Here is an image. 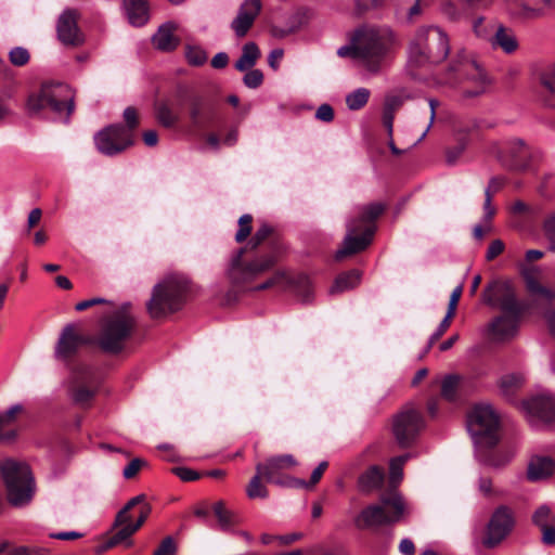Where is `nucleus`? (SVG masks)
<instances>
[{"mask_svg": "<svg viewBox=\"0 0 555 555\" xmlns=\"http://www.w3.org/2000/svg\"><path fill=\"white\" fill-rule=\"evenodd\" d=\"M466 425L476 452L492 449L500 441V416L490 403L475 404L467 414Z\"/></svg>", "mask_w": 555, "mask_h": 555, "instance_id": "5", "label": "nucleus"}, {"mask_svg": "<svg viewBox=\"0 0 555 555\" xmlns=\"http://www.w3.org/2000/svg\"><path fill=\"white\" fill-rule=\"evenodd\" d=\"M173 473L183 481H194L201 477L199 473L189 467H176Z\"/></svg>", "mask_w": 555, "mask_h": 555, "instance_id": "63", "label": "nucleus"}, {"mask_svg": "<svg viewBox=\"0 0 555 555\" xmlns=\"http://www.w3.org/2000/svg\"><path fill=\"white\" fill-rule=\"evenodd\" d=\"M463 66L466 79L474 83L473 89L464 90V95L467 98H473L483 93L489 83L488 77L483 69L474 61H468Z\"/></svg>", "mask_w": 555, "mask_h": 555, "instance_id": "24", "label": "nucleus"}, {"mask_svg": "<svg viewBox=\"0 0 555 555\" xmlns=\"http://www.w3.org/2000/svg\"><path fill=\"white\" fill-rule=\"evenodd\" d=\"M8 502L14 507L28 505L35 494V479L25 463L7 460L1 466Z\"/></svg>", "mask_w": 555, "mask_h": 555, "instance_id": "6", "label": "nucleus"}, {"mask_svg": "<svg viewBox=\"0 0 555 555\" xmlns=\"http://www.w3.org/2000/svg\"><path fill=\"white\" fill-rule=\"evenodd\" d=\"M533 427H542L555 422V398L550 395L537 396L524 403Z\"/></svg>", "mask_w": 555, "mask_h": 555, "instance_id": "16", "label": "nucleus"}, {"mask_svg": "<svg viewBox=\"0 0 555 555\" xmlns=\"http://www.w3.org/2000/svg\"><path fill=\"white\" fill-rule=\"evenodd\" d=\"M379 504H370L354 518L359 529H372L388 526L400 521L405 512L403 498L396 491L384 494Z\"/></svg>", "mask_w": 555, "mask_h": 555, "instance_id": "7", "label": "nucleus"}, {"mask_svg": "<svg viewBox=\"0 0 555 555\" xmlns=\"http://www.w3.org/2000/svg\"><path fill=\"white\" fill-rule=\"evenodd\" d=\"M177 544L172 537H166L159 547L154 552V555H175L177 553Z\"/></svg>", "mask_w": 555, "mask_h": 555, "instance_id": "55", "label": "nucleus"}, {"mask_svg": "<svg viewBox=\"0 0 555 555\" xmlns=\"http://www.w3.org/2000/svg\"><path fill=\"white\" fill-rule=\"evenodd\" d=\"M23 411L22 404H14L10 406L5 412L0 413V429L9 425L11 422L14 421L17 413Z\"/></svg>", "mask_w": 555, "mask_h": 555, "instance_id": "58", "label": "nucleus"}, {"mask_svg": "<svg viewBox=\"0 0 555 555\" xmlns=\"http://www.w3.org/2000/svg\"><path fill=\"white\" fill-rule=\"evenodd\" d=\"M93 395L94 392L92 390L83 386L73 388V398L75 402L79 404H85L89 402L92 399Z\"/></svg>", "mask_w": 555, "mask_h": 555, "instance_id": "56", "label": "nucleus"}, {"mask_svg": "<svg viewBox=\"0 0 555 555\" xmlns=\"http://www.w3.org/2000/svg\"><path fill=\"white\" fill-rule=\"evenodd\" d=\"M176 29L177 25L173 22H166L160 25L152 37L155 48L165 52L175 50L179 44V38L175 36Z\"/></svg>", "mask_w": 555, "mask_h": 555, "instance_id": "26", "label": "nucleus"}, {"mask_svg": "<svg viewBox=\"0 0 555 555\" xmlns=\"http://www.w3.org/2000/svg\"><path fill=\"white\" fill-rule=\"evenodd\" d=\"M215 515L222 529H228L232 524V515L224 508L223 502L219 501L214 505Z\"/></svg>", "mask_w": 555, "mask_h": 555, "instance_id": "49", "label": "nucleus"}, {"mask_svg": "<svg viewBox=\"0 0 555 555\" xmlns=\"http://www.w3.org/2000/svg\"><path fill=\"white\" fill-rule=\"evenodd\" d=\"M243 81L247 88L256 89L262 83L263 74L260 69H248V72L243 77Z\"/></svg>", "mask_w": 555, "mask_h": 555, "instance_id": "51", "label": "nucleus"}, {"mask_svg": "<svg viewBox=\"0 0 555 555\" xmlns=\"http://www.w3.org/2000/svg\"><path fill=\"white\" fill-rule=\"evenodd\" d=\"M478 490L485 496H492V495H496L498 494V492L494 490V488L492 486V480L489 477L481 476L478 479Z\"/></svg>", "mask_w": 555, "mask_h": 555, "instance_id": "64", "label": "nucleus"}, {"mask_svg": "<svg viewBox=\"0 0 555 555\" xmlns=\"http://www.w3.org/2000/svg\"><path fill=\"white\" fill-rule=\"evenodd\" d=\"M359 225L356 221L349 222L347 225V235L344 240L343 248L336 251V259H341L348 255H352L365 249L372 242L375 233L374 225H366L361 235L357 236L356 233Z\"/></svg>", "mask_w": 555, "mask_h": 555, "instance_id": "18", "label": "nucleus"}, {"mask_svg": "<svg viewBox=\"0 0 555 555\" xmlns=\"http://www.w3.org/2000/svg\"><path fill=\"white\" fill-rule=\"evenodd\" d=\"M525 378L521 374H507L501 377L500 388L504 395H512L516 389L522 386Z\"/></svg>", "mask_w": 555, "mask_h": 555, "instance_id": "40", "label": "nucleus"}, {"mask_svg": "<svg viewBox=\"0 0 555 555\" xmlns=\"http://www.w3.org/2000/svg\"><path fill=\"white\" fill-rule=\"evenodd\" d=\"M122 8L132 26L140 27L149 21V7L145 0H124Z\"/></svg>", "mask_w": 555, "mask_h": 555, "instance_id": "27", "label": "nucleus"}, {"mask_svg": "<svg viewBox=\"0 0 555 555\" xmlns=\"http://www.w3.org/2000/svg\"><path fill=\"white\" fill-rule=\"evenodd\" d=\"M489 449H481L479 452H476V455L480 463L490 466L494 469H500L506 466L513 459L514 453L512 451H496V452H488Z\"/></svg>", "mask_w": 555, "mask_h": 555, "instance_id": "31", "label": "nucleus"}, {"mask_svg": "<svg viewBox=\"0 0 555 555\" xmlns=\"http://www.w3.org/2000/svg\"><path fill=\"white\" fill-rule=\"evenodd\" d=\"M385 474L382 467L373 465L358 478V489L362 493H371L378 490L384 482Z\"/></svg>", "mask_w": 555, "mask_h": 555, "instance_id": "28", "label": "nucleus"}, {"mask_svg": "<svg viewBox=\"0 0 555 555\" xmlns=\"http://www.w3.org/2000/svg\"><path fill=\"white\" fill-rule=\"evenodd\" d=\"M297 462L291 454L276 455L267 460L266 463H258L256 470L263 473V478L267 482L275 485H284V479L279 475L282 470L296 466Z\"/></svg>", "mask_w": 555, "mask_h": 555, "instance_id": "21", "label": "nucleus"}, {"mask_svg": "<svg viewBox=\"0 0 555 555\" xmlns=\"http://www.w3.org/2000/svg\"><path fill=\"white\" fill-rule=\"evenodd\" d=\"M555 469V462L551 456L532 455L527 466V478L530 481H540L551 477Z\"/></svg>", "mask_w": 555, "mask_h": 555, "instance_id": "23", "label": "nucleus"}, {"mask_svg": "<svg viewBox=\"0 0 555 555\" xmlns=\"http://www.w3.org/2000/svg\"><path fill=\"white\" fill-rule=\"evenodd\" d=\"M155 116L157 121L166 128L173 127L178 121V115L166 103L156 104Z\"/></svg>", "mask_w": 555, "mask_h": 555, "instance_id": "37", "label": "nucleus"}, {"mask_svg": "<svg viewBox=\"0 0 555 555\" xmlns=\"http://www.w3.org/2000/svg\"><path fill=\"white\" fill-rule=\"evenodd\" d=\"M130 304L122 305L102 323L98 345L104 352L118 354L125 349L126 341L134 328V319L128 312Z\"/></svg>", "mask_w": 555, "mask_h": 555, "instance_id": "8", "label": "nucleus"}, {"mask_svg": "<svg viewBox=\"0 0 555 555\" xmlns=\"http://www.w3.org/2000/svg\"><path fill=\"white\" fill-rule=\"evenodd\" d=\"M505 151L509 154L512 167L516 169H525L528 166L530 151L521 139L511 140L506 144Z\"/></svg>", "mask_w": 555, "mask_h": 555, "instance_id": "29", "label": "nucleus"}, {"mask_svg": "<svg viewBox=\"0 0 555 555\" xmlns=\"http://www.w3.org/2000/svg\"><path fill=\"white\" fill-rule=\"evenodd\" d=\"M315 118L324 122H331L334 119L333 107L326 103L321 104L315 112Z\"/></svg>", "mask_w": 555, "mask_h": 555, "instance_id": "62", "label": "nucleus"}, {"mask_svg": "<svg viewBox=\"0 0 555 555\" xmlns=\"http://www.w3.org/2000/svg\"><path fill=\"white\" fill-rule=\"evenodd\" d=\"M527 292L531 296L539 297L547 304L555 302V291L540 282L530 281L529 289Z\"/></svg>", "mask_w": 555, "mask_h": 555, "instance_id": "42", "label": "nucleus"}, {"mask_svg": "<svg viewBox=\"0 0 555 555\" xmlns=\"http://www.w3.org/2000/svg\"><path fill=\"white\" fill-rule=\"evenodd\" d=\"M134 533V530L130 526L119 527L115 533L108 537L104 543L99 546L98 552L102 553L118 545H122L125 548H129L133 545L132 535Z\"/></svg>", "mask_w": 555, "mask_h": 555, "instance_id": "30", "label": "nucleus"}, {"mask_svg": "<svg viewBox=\"0 0 555 555\" xmlns=\"http://www.w3.org/2000/svg\"><path fill=\"white\" fill-rule=\"evenodd\" d=\"M74 99V91L68 85L44 83L38 93L29 96L27 107L31 114L49 112L67 122L75 107Z\"/></svg>", "mask_w": 555, "mask_h": 555, "instance_id": "4", "label": "nucleus"}, {"mask_svg": "<svg viewBox=\"0 0 555 555\" xmlns=\"http://www.w3.org/2000/svg\"><path fill=\"white\" fill-rule=\"evenodd\" d=\"M271 287H279L283 291H293L302 302H309L313 298L311 281L302 273L288 275L284 271H278L266 282L257 285L255 291H263Z\"/></svg>", "mask_w": 555, "mask_h": 555, "instance_id": "12", "label": "nucleus"}, {"mask_svg": "<svg viewBox=\"0 0 555 555\" xmlns=\"http://www.w3.org/2000/svg\"><path fill=\"white\" fill-rule=\"evenodd\" d=\"M411 453L396 456L389 462V480L390 483L396 486L403 478V466L412 457Z\"/></svg>", "mask_w": 555, "mask_h": 555, "instance_id": "35", "label": "nucleus"}, {"mask_svg": "<svg viewBox=\"0 0 555 555\" xmlns=\"http://www.w3.org/2000/svg\"><path fill=\"white\" fill-rule=\"evenodd\" d=\"M124 119L126 122V126H124L125 129H130V133L134 137V129L139 125V117L138 112L134 107L128 106L124 111Z\"/></svg>", "mask_w": 555, "mask_h": 555, "instance_id": "52", "label": "nucleus"}, {"mask_svg": "<svg viewBox=\"0 0 555 555\" xmlns=\"http://www.w3.org/2000/svg\"><path fill=\"white\" fill-rule=\"evenodd\" d=\"M190 291L189 280L183 274L166 275L154 285L152 296L146 302L151 318L160 319L180 310Z\"/></svg>", "mask_w": 555, "mask_h": 555, "instance_id": "3", "label": "nucleus"}, {"mask_svg": "<svg viewBox=\"0 0 555 555\" xmlns=\"http://www.w3.org/2000/svg\"><path fill=\"white\" fill-rule=\"evenodd\" d=\"M78 13L67 9L59 17L56 31L59 40L69 47H79L85 42V36L77 25Z\"/></svg>", "mask_w": 555, "mask_h": 555, "instance_id": "19", "label": "nucleus"}, {"mask_svg": "<svg viewBox=\"0 0 555 555\" xmlns=\"http://www.w3.org/2000/svg\"><path fill=\"white\" fill-rule=\"evenodd\" d=\"M541 85L552 94H555V67L540 76Z\"/></svg>", "mask_w": 555, "mask_h": 555, "instance_id": "60", "label": "nucleus"}, {"mask_svg": "<svg viewBox=\"0 0 555 555\" xmlns=\"http://www.w3.org/2000/svg\"><path fill=\"white\" fill-rule=\"evenodd\" d=\"M423 428L424 420L412 405H406L393 420V435L401 447L412 444Z\"/></svg>", "mask_w": 555, "mask_h": 555, "instance_id": "14", "label": "nucleus"}, {"mask_svg": "<svg viewBox=\"0 0 555 555\" xmlns=\"http://www.w3.org/2000/svg\"><path fill=\"white\" fill-rule=\"evenodd\" d=\"M244 251L245 249L241 248L235 253L228 269V278L235 285L253 281L259 274L272 268L275 263V258L270 255L261 257L253 262L245 263L242 260Z\"/></svg>", "mask_w": 555, "mask_h": 555, "instance_id": "10", "label": "nucleus"}, {"mask_svg": "<svg viewBox=\"0 0 555 555\" xmlns=\"http://www.w3.org/2000/svg\"><path fill=\"white\" fill-rule=\"evenodd\" d=\"M260 57V50L258 46L253 42H246L242 48V54L235 62L234 67L238 72H246L250 69Z\"/></svg>", "mask_w": 555, "mask_h": 555, "instance_id": "33", "label": "nucleus"}, {"mask_svg": "<svg viewBox=\"0 0 555 555\" xmlns=\"http://www.w3.org/2000/svg\"><path fill=\"white\" fill-rule=\"evenodd\" d=\"M514 526L515 518L512 508L506 505L498 506L487 524L482 544L488 548L498 546L509 535Z\"/></svg>", "mask_w": 555, "mask_h": 555, "instance_id": "13", "label": "nucleus"}, {"mask_svg": "<svg viewBox=\"0 0 555 555\" xmlns=\"http://www.w3.org/2000/svg\"><path fill=\"white\" fill-rule=\"evenodd\" d=\"M385 210V206L380 203H372L370 205L363 206L360 211L359 222L365 223L366 225H372L371 223L378 218L383 211Z\"/></svg>", "mask_w": 555, "mask_h": 555, "instance_id": "39", "label": "nucleus"}, {"mask_svg": "<svg viewBox=\"0 0 555 555\" xmlns=\"http://www.w3.org/2000/svg\"><path fill=\"white\" fill-rule=\"evenodd\" d=\"M543 233L548 243V250L555 253V214L545 218L543 222Z\"/></svg>", "mask_w": 555, "mask_h": 555, "instance_id": "47", "label": "nucleus"}, {"mask_svg": "<svg viewBox=\"0 0 555 555\" xmlns=\"http://www.w3.org/2000/svg\"><path fill=\"white\" fill-rule=\"evenodd\" d=\"M517 8L516 15L525 21H535L555 10V0H505Z\"/></svg>", "mask_w": 555, "mask_h": 555, "instance_id": "22", "label": "nucleus"}, {"mask_svg": "<svg viewBox=\"0 0 555 555\" xmlns=\"http://www.w3.org/2000/svg\"><path fill=\"white\" fill-rule=\"evenodd\" d=\"M370 95L367 88H358L346 95V105L350 111H359L366 105Z\"/></svg>", "mask_w": 555, "mask_h": 555, "instance_id": "36", "label": "nucleus"}, {"mask_svg": "<svg viewBox=\"0 0 555 555\" xmlns=\"http://www.w3.org/2000/svg\"><path fill=\"white\" fill-rule=\"evenodd\" d=\"M94 143L98 151L106 156H115L125 152L133 145V135L130 129L122 125H111L94 135Z\"/></svg>", "mask_w": 555, "mask_h": 555, "instance_id": "11", "label": "nucleus"}, {"mask_svg": "<svg viewBox=\"0 0 555 555\" xmlns=\"http://www.w3.org/2000/svg\"><path fill=\"white\" fill-rule=\"evenodd\" d=\"M145 465V462L141 459H133L122 470V476L126 479L133 478L140 468Z\"/></svg>", "mask_w": 555, "mask_h": 555, "instance_id": "61", "label": "nucleus"}, {"mask_svg": "<svg viewBox=\"0 0 555 555\" xmlns=\"http://www.w3.org/2000/svg\"><path fill=\"white\" fill-rule=\"evenodd\" d=\"M261 9L262 3L260 0H244L241 3L237 14L230 25L237 38H244L248 34Z\"/></svg>", "mask_w": 555, "mask_h": 555, "instance_id": "20", "label": "nucleus"}, {"mask_svg": "<svg viewBox=\"0 0 555 555\" xmlns=\"http://www.w3.org/2000/svg\"><path fill=\"white\" fill-rule=\"evenodd\" d=\"M395 42V35L389 28L363 26L353 33L350 44L340 47L337 54L341 57H351L371 74H377Z\"/></svg>", "mask_w": 555, "mask_h": 555, "instance_id": "1", "label": "nucleus"}, {"mask_svg": "<svg viewBox=\"0 0 555 555\" xmlns=\"http://www.w3.org/2000/svg\"><path fill=\"white\" fill-rule=\"evenodd\" d=\"M452 318L453 317H449V314H446V317L442 319V321L438 325L437 330L429 337L428 345L426 347L425 352H427L431 348V346L446 333V331L450 326V321Z\"/></svg>", "mask_w": 555, "mask_h": 555, "instance_id": "53", "label": "nucleus"}, {"mask_svg": "<svg viewBox=\"0 0 555 555\" xmlns=\"http://www.w3.org/2000/svg\"><path fill=\"white\" fill-rule=\"evenodd\" d=\"M532 521L541 529L555 524V515L547 505H541L532 515Z\"/></svg>", "mask_w": 555, "mask_h": 555, "instance_id": "43", "label": "nucleus"}, {"mask_svg": "<svg viewBox=\"0 0 555 555\" xmlns=\"http://www.w3.org/2000/svg\"><path fill=\"white\" fill-rule=\"evenodd\" d=\"M521 275L525 281L526 289H529L530 281L540 282L541 269L537 266H528L521 269Z\"/></svg>", "mask_w": 555, "mask_h": 555, "instance_id": "54", "label": "nucleus"}, {"mask_svg": "<svg viewBox=\"0 0 555 555\" xmlns=\"http://www.w3.org/2000/svg\"><path fill=\"white\" fill-rule=\"evenodd\" d=\"M130 511H127V508H121L116 517H115V520L113 522V526H112V530H115L119 527H124V526H129V525H134V522L132 521V516L130 515L129 513Z\"/></svg>", "mask_w": 555, "mask_h": 555, "instance_id": "59", "label": "nucleus"}, {"mask_svg": "<svg viewBox=\"0 0 555 555\" xmlns=\"http://www.w3.org/2000/svg\"><path fill=\"white\" fill-rule=\"evenodd\" d=\"M498 24L496 22L486 23L483 17H479L474 22V31L477 37L490 43L491 36L494 34L493 28L498 26Z\"/></svg>", "mask_w": 555, "mask_h": 555, "instance_id": "44", "label": "nucleus"}, {"mask_svg": "<svg viewBox=\"0 0 555 555\" xmlns=\"http://www.w3.org/2000/svg\"><path fill=\"white\" fill-rule=\"evenodd\" d=\"M468 129L460 128L456 133V144L446 150V162L448 165H455L468 145Z\"/></svg>", "mask_w": 555, "mask_h": 555, "instance_id": "34", "label": "nucleus"}, {"mask_svg": "<svg viewBox=\"0 0 555 555\" xmlns=\"http://www.w3.org/2000/svg\"><path fill=\"white\" fill-rule=\"evenodd\" d=\"M361 280L360 271L353 269L339 274L330 287V295H337L357 287Z\"/></svg>", "mask_w": 555, "mask_h": 555, "instance_id": "32", "label": "nucleus"}, {"mask_svg": "<svg viewBox=\"0 0 555 555\" xmlns=\"http://www.w3.org/2000/svg\"><path fill=\"white\" fill-rule=\"evenodd\" d=\"M185 57L189 64L193 66H201L207 61V53L204 49L197 46H186Z\"/></svg>", "mask_w": 555, "mask_h": 555, "instance_id": "46", "label": "nucleus"}, {"mask_svg": "<svg viewBox=\"0 0 555 555\" xmlns=\"http://www.w3.org/2000/svg\"><path fill=\"white\" fill-rule=\"evenodd\" d=\"M261 478H263V473L256 470L255 476L250 479L246 488V493L249 499H266L268 496V490L261 482Z\"/></svg>", "mask_w": 555, "mask_h": 555, "instance_id": "38", "label": "nucleus"}, {"mask_svg": "<svg viewBox=\"0 0 555 555\" xmlns=\"http://www.w3.org/2000/svg\"><path fill=\"white\" fill-rule=\"evenodd\" d=\"M272 229L268 224H262L249 241L251 248H257L271 233Z\"/></svg>", "mask_w": 555, "mask_h": 555, "instance_id": "57", "label": "nucleus"}, {"mask_svg": "<svg viewBox=\"0 0 555 555\" xmlns=\"http://www.w3.org/2000/svg\"><path fill=\"white\" fill-rule=\"evenodd\" d=\"M251 220H253V217L248 214L246 215H243L240 219H238V231L236 232L235 234V240L236 242L241 243L243 241H245L247 238V236L250 234V231H251Z\"/></svg>", "mask_w": 555, "mask_h": 555, "instance_id": "48", "label": "nucleus"}, {"mask_svg": "<svg viewBox=\"0 0 555 555\" xmlns=\"http://www.w3.org/2000/svg\"><path fill=\"white\" fill-rule=\"evenodd\" d=\"M482 301L501 312H525L526 306L517 297L514 284L509 281L494 280L486 285Z\"/></svg>", "mask_w": 555, "mask_h": 555, "instance_id": "9", "label": "nucleus"}, {"mask_svg": "<svg viewBox=\"0 0 555 555\" xmlns=\"http://www.w3.org/2000/svg\"><path fill=\"white\" fill-rule=\"evenodd\" d=\"M9 59L13 65L24 66L29 61V52L23 47H16L10 51Z\"/></svg>", "mask_w": 555, "mask_h": 555, "instance_id": "50", "label": "nucleus"}, {"mask_svg": "<svg viewBox=\"0 0 555 555\" xmlns=\"http://www.w3.org/2000/svg\"><path fill=\"white\" fill-rule=\"evenodd\" d=\"M459 385L460 377L457 375L446 376L441 382V396L448 401L455 400Z\"/></svg>", "mask_w": 555, "mask_h": 555, "instance_id": "41", "label": "nucleus"}, {"mask_svg": "<svg viewBox=\"0 0 555 555\" xmlns=\"http://www.w3.org/2000/svg\"><path fill=\"white\" fill-rule=\"evenodd\" d=\"M89 341V338L81 335L74 324H66L60 333L54 356L57 360L67 361Z\"/></svg>", "mask_w": 555, "mask_h": 555, "instance_id": "17", "label": "nucleus"}, {"mask_svg": "<svg viewBox=\"0 0 555 555\" xmlns=\"http://www.w3.org/2000/svg\"><path fill=\"white\" fill-rule=\"evenodd\" d=\"M450 52L448 35L437 26L418 28L409 46L410 67H425L443 62Z\"/></svg>", "mask_w": 555, "mask_h": 555, "instance_id": "2", "label": "nucleus"}, {"mask_svg": "<svg viewBox=\"0 0 555 555\" xmlns=\"http://www.w3.org/2000/svg\"><path fill=\"white\" fill-rule=\"evenodd\" d=\"M204 109H205V103L201 99L193 100L191 104L190 109V118L193 124V126L197 128H202L205 122L206 118L204 116Z\"/></svg>", "mask_w": 555, "mask_h": 555, "instance_id": "45", "label": "nucleus"}, {"mask_svg": "<svg viewBox=\"0 0 555 555\" xmlns=\"http://www.w3.org/2000/svg\"><path fill=\"white\" fill-rule=\"evenodd\" d=\"M493 30L494 34H492L490 41L493 49H500L506 54H512L518 49V40L511 28L499 23Z\"/></svg>", "mask_w": 555, "mask_h": 555, "instance_id": "25", "label": "nucleus"}, {"mask_svg": "<svg viewBox=\"0 0 555 555\" xmlns=\"http://www.w3.org/2000/svg\"><path fill=\"white\" fill-rule=\"evenodd\" d=\"M524 312H501L487 325V335L494 343H506L514 339L520 326Z\"/></svg>", "mask_w": 555, "mask_h": 555, "instance_id": "15", "label": "nucleus"}]
</instances>
